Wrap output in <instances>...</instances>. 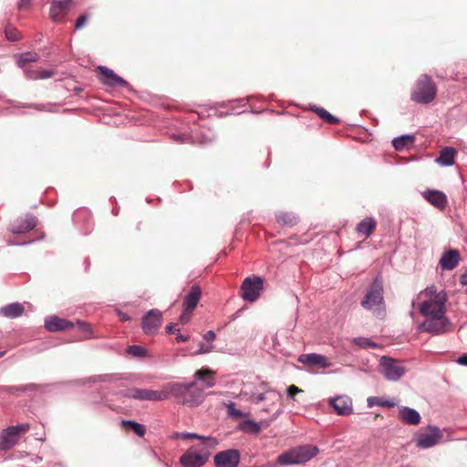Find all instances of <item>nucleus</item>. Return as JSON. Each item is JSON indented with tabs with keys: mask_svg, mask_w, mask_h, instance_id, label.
<instances>
[{
	"mask_svg": "<svg viewBox=\"0 0 467 467\" xmlns=\"http://www.w3.org/2000/svg\"><path fill=\"white\" fill-rule=\"evenodd\" d=\"M196 382L187 384L179 382L168 383V399L173 397L178 403L188 407H197L204 400L202 389L195 387Z\"/></svg>",
	"mask_w": 467,
	"mask_h": 467,
	"instance_id": "nucleus-1",
	"label": "nucleus"
},
{
	"mask_svg": "<svg viewBox=\"0 0 467 467\" xmlns=\"http://www.w3.org/2000/svg\"><path fill=\"white\" fill-rule=\"evenodd\" d=\"M437 95V87L431 76L421 75L415 82L410 99L419 104L427 105L434 100Z\"/></svg>",
	"mask_w": 467,
	"mask_h": 467,
	"instance_id": "nucleus-2",
	"label": "nucleus"
},
{
	"mask_svg": "<svg viewBox=\"0 0 467 467\" xmlns=\"http://www.w3.org/2000/svg\"><path fill=\"white\" fill-rule=\"evenodd\" d=\"M215 448L208 446V442L191 446L180 457L179 462L182 467H202L209 461L212 451Z\"/></svg>",
	"mask_w": 467,
	"mask_h": 467,
	"instance_id": "nucleus-3",
	"label": "nucleus"
},
{
	"mask_svg": "<svg viewBox=\"0 0 467 467\" xmlns=\"http://www.w3.org/2000/svg\"><path fill=\"white\" fill-rule=\"evenodd\" d=\"M119 393L124 398L136 400L162 401L168 400V383L162 390L130 388Z\"/></svg>",
	"mask_w": 467,
	"mask_h": 467,
	"instance_id": "nucleus-4",
	"label": "nucleus"
},
{
	"mask_svg": "<svg viewBox=\"0 0 467 467\" xmlns=\"http://www.w3.org/2000/svg\"><path fill=\"white\" fill-rule=\"evenodd\" d=\"M360 304L368 310L374 308L381 310L384 308L383 287L379 277L374 278Z\"/></svg>",
	"mask_w": 467,
	"mask_h": 467,
	"instance_id": "nucleus-5",
	"label": "nucleus"
},
{
	"mask_svg": "<svg viewBox=\"0 0 467 467\" xmlns=\"http://www.w3.org/2000/svg\"><path fill=\"white\" fill-rule=\"evenodd\" d=\"M379 368V372L389 381H398L406 372L400 360L388 356L380 358Z\"/></svg>",
	"mask_w": 467,
	"mask_h": 467,
	"instance_id": "nucleus-6",
	"label": "nucleus"
},
{
	"mask_svg": "<svg viewBox=\"0 0 467 467\" xmlns=\"http://www.w3.org/2000/svg\"><path fill=\"white\" fill-rule=\"evenodd\" d=\"M264 289V279L257 275L246 277L241 285V296L246 302H254Z\"/></svg>",
	"mask_w": 467,
	"mask_h": 467,
	"instance_id": "nucleus-7",
	"label": "nucleus"
},
{
	"mask_svg": "<svg viewBox=\"0 0 467 467\" xmlns=\"http://www.w3.org/2000/svg\"><path fill=\"white\" fill-rule=\"evenodd\" d=\"M451 321L445 315L427 317L419 327L423 332H428L433 336L442 335L450 330Z\"/></svg>",
	"mask_w": 467,
	"mask_h": 467,
	"instance_id": "nucleus-8",
	"label": "nucleus"
},
{
	"mask_svg": "<svg viewBox=\"0 0 467 467\" xmlns=\"http://www.w3.org/2000/svg\"><path fill=\"white\" fill-rule=\"evenodd\" d=\"M446 296L438 295L435 299L426 300L420 306V313L425 317L445 315Z\"/></svg>",
	"mask_w": 467,
	"mask_h": 467,
	"instance_id": "nucleus-9",
	"label": "nucleus"
},
{
	"mask_svg": "<svg viewBox=\"0 0 467 467\" xmlns=\"http://www.w3.org/2000/svg\"><path fill=\"white\" fill-rule=\"evenodd\" d=\"M28 423L17 424L4 430L0 435V446L3 450L12 448L18 441L19 433L29 430Z\"/></svg>",
	"mask_w": 467,
	"mask_h": 467,
	"instance_id": "nucleus-10",
	"label": "nucleus"
},
{
	"mask_svg": "<svg viewBox=\"0 0 467 467\" xmlns=\"http://www.w3.org/2000/svg\"><path fill=\"white\" fill-rule=\"evenodd\" d=\"M162 323V313L156 308L148 311L141 318V328L146 335L157 334Z\"/></svg>",
	"mask_w": 467,
	"mask_h": 467,
	"instance_id": "nucleus-11",
	"label": "nucleus"
},
{
	"mask_svg": "<svg viewBox=\"0 0 467 467\" xmlns=\"http://www.w3.org/2000/svg\"><path fill=\"white\" fill-rule=\"evenodd\" d=\"M241 454L236 449H228L217 452L214 455V465L216 467H238Z\"/></svg>",
	"mask_w": 467,
	"mask_h": 467,
	"instance_id": "nucleus-12",
	"label": "nucleus"
},
{
	"mask_svg": "<svg viewBox=\"0 0 467 467\" xmlns=\"http://www.w3.org/2000/svg\"><path fill=\"white\" fill-rule=\"evenodd\" d=\"M98 71L99 72V80L102 84L105 86H108L109 88H129V83L117 75L112 69L105 67V66H99Z\"/></svg>",
	"mask_w": 467,
	"mask_h": 467,
	"instance_id": "nucleus-13",
	"label": "nucleus"
},
{
	"mask_svg": "<svg viewBox=\"0 0 467 467\" xmlns=\"http://www.w3.org/2000/svg\"><path fill=\"white\" fill-rule=\"evenodd\" d=\"M441 439V430L437 426L431 425L425 432L418 434L416 438L417 446L422 449H429L438 444Z\"/></svg>",
	"mask_w": 467,
	"mask_h": 467,
	"instance_id": "nucleus-14",
	"label": "nucleus"
},
{
	"mask_svg": "<svg viewBox=\"0 0 467 467\" xmlns=\"http://www.w3.org/2000/svg\"><path fill=\"white\" fill-rule=\"evenodd\" d=\"M72 7V0H51L49 16L54 23H61Z\"/></svg>",
	"mask_w": 467,
	"mask_h": 467,
	"instance_id": "nucleus-15",
	"label": "nucleus"
},
{
	"mask_svg": "<svg viewBox=\"0 0 467 467\" xmlns=\"http://www.w3.org/2000/svg\"><path fill=\"white\" fill-rule=\"evenodd\" d=\"M37 223V218L32 213H26L25 217L16 219L9 226L8 230L15 234H22L33 230Z\"/></svg>",
	"mask_w": 467,
	"mask_h": 467,
	"instance_id": "nucleus-16",
	"label": "nucleus"
},
{
	"mask_svg": "<svg viewBox=\"0 0 467 467\" xmlns=\"http://www.w3.org/2000/svg\"><path fill=\"white\" fill-rule=\"evenodd\" d=\"M328 403L337 415L348 416L353 412L352 400L347 395L330 398Z\"/></svg>",
	"mask_w": 467,
	"mask_h": 467,
	"instance_id": "nucleus-17",
	"label": "nucleus"
},
{
	"mask_svg": "<svg viewBox=\"0 0 467 467\" xmlns=\"http://www.w3.org/2000/svg\"><path fill=\"white\" fill-rule=\"evenodd\" d=\"M422 197L432 206L439 210H443L448 204L446 194L439 190L427 189L422 192Z\"/></svg>",
	"mask_w": 467,
	"mask_h": 467,
	"instance_id": "nucleus-18",
	"label": "nucleus"
},
{
	"mask_svg": "<svg viewBox=\"0 0 467 467\" xmlns=\"http://www.w3.org/2000/svg\"><path fill=\"white\" fill-rule=\"evenodd\" d=\"M298 361L319 368H327L331 366L327 357L317 353L302 354L299 356Z\"/></svg>",
	"mask_w": 467,
	"mask_h": 467,
	"instance_id": "nucleus-19",
	"label": "nucleus"
},
{
	"mask_svg": "<svg viewBox=\"0 0 467 467\" xmlns=\"http://www.w3.org/2000/svg\"><path fill=\"white\" fill-rule=\"evenodd\" d=\"M75 324L56 316H50L45 319V327L50 332H58L71 329Z\"/></svg>",
	"mask_w": 467,
	"mask_h": 467,
	"instance_id": "nucleus-20",
	"label": "nucleus"
},
{
	"mask_svg": "<svg viewBox=\"0 0 467 467\" xmlns=\"http://www.w3.org/2000/svg\"><path fill=\"white\" fill-rule=\"evenodd\" d=\"M459 262V252L455 249H449L442 254L440 265L443 270H452L458 265Z\"/></svg>",
	"mask_w": 467,
	"mask_h": 467,
	"instance_id": "nucleus-21",
	"label": "nucleus"
},
{
	"mask_svg": "<svg viewBox=\"0 0 467 467\" xmlns=\"http://www.w3.org/2000/svg\"><path fill=\"white\" fill-rule=\"evenodd\" d=\"M201 295L202 291L198 285L191 287L189 294L184 297L182 303L185 312H192L194 310L200 301Z\"/></svg>",
	"mask_w": 467,
	"mask_h": 467,
	"instance_id": "nucleus-22",
	"label": "nucleus"
},
{
	"mask_svg": "<svg viewBox=\"0 0 467 467\" xmlns=\"http://www.w3.org/2000/svg\"><path fill=\"white\" fill-rule=\"evenodd\" d=\"M399 418L410 425H418L420 422V414L412 408L402 406L400 408Z\"/></svg>",
	"mask_w": 467,
	"mask_h": 467,
	"instance_id": "nucleus-23",
	"label": "nucleus"
},
{
	"mask_svg": "<svg viewBox=\"0 0 467 467\" xmlns=\"http://www.w3.org/2000/svg\"><path fill=\"white\" fill-rule=\"evenodd\" d=\"M173 438L182 440H198L201 442H208V446L210 447H217V445L219 444V441L215 437L199 435L194 432H174Z\"/></svg>",
	"mask_w": 467,
	"mask_h": 467,
	"instance_id": "nucleus-24",
	"label": "nucleus"
},
{
	"mask_svg": "<svg viewBox=\"0 0 467 467\" xmlns=\"http://www.w3.org/2000/svg\"><path fill=\"white\" fill-rule=\"evenodd\" d=\"M416 137L413 134H403L392 140V146L396 150L401 151L413 146Z\"/></svg>",
	"mask_w": 467,
	"mask_h": 467,
	"instance_id": "nucleus-25",
	"label": "nucleus"
},
{
	"mask_svg": "<svg viewBox=\"0 0 467 467\" xmlns=\"http://www.w3.org/2000/svg\"><path fill=\"white\" fill-rule=\"evenodd\" d=\"M456 155V150L451 147H444L441 152L440 156L437 158L436 161L444 167L451 166L454 163V159Z\"/></svg>",
	"mask_w": 467,
	"mask_h": 467,
	"instance_id": "nucleus-26",
	"label": "nucleus"
},
{
	"mask_svg": "<svg viewBox=\"0 0 467 467\" xmlns=\"http://www.w3.org/2000/svg\"><path fill=\"white\" fill-rule=\"evenodd\" d=\"M123 379L129 380V379H130V377L127 376L126 374H119V373L103 374V375H98V376L91 377L89 379V381L92 383L117 382V381L123 380Z\"/></svg>",
	"mask_w": 467,
	"mask_h": 467,
	"instance_id": "nucleus-27",
	"label": "nucleus"
},
{
	"mask_svg": "<svg viewBox=\"0 0 467 467\" xmlns=\"http://www.w3.org/2000/svg\"><path fill=\"white\" fill-rule=\"evenodd\" d=\"M24 306L20 303H11L0 308V314L10 318L20 317Z\"/></svg>",
	"mask_w": 467,
	"mask_h": 467,
	"instance_id": "nucleus-28",
	"label": "nucleus"
},
{
	"mask_svg": "<svg viewBox=\"0 0 467 467\" xmlns=\"http://www.w3.org/2000/svg\"><path fill=\"white\" fill-rule=\"evenodd\" d=\"M16 64L20 68L26 67V65L31 62H36L38 60L39 56L35 52H26L22 54H16Z\"/></svg>",
	"mask_w": 467,
	"mask_h": 467,
	"instance_id": "nucleus-29",
	"label": "nucleus"
},
{
	"mask_svg": "<svg viewBox=\"0 0 467 467\" xmlns=\"http://www.w3.org/2000/svg\"><path fill=\"white\" fill-rule=\"evenodd\" d=\"M375 226V220L371 217H368L358 223L356 229L358 233L363 234L366 237H368L372 234Z\"/></svg>",
	"mask_w": 467,
	"mask_h": 467,
	"instance_id": "nucleus-30",
	"label": "nucleus"
},
{
	"mask_svg": "<svg viewBox=\"0 0 467 467\" xmlns=\"http://www.w3.org/2000/svg\"><path fill=\"white\" fill-rule=\"evenodd\" d=\"M194 377L199 380H202L206 388H212L215 385L213 374L210 369H199L194 373Z\"/></svg>",
	"mask_w": 467,
	"mask_h": 467,
	"instance_id": "nucleus-31",
	"label": "nucleus"
},
{
	"mask_svg": "<svg viewBox=\"0 0 467 467\" xmlns=\"http://www.w3.org/2000/svg\"><path fill=\"white\" fill-rule=\"evenodd\" d=\"M312 110L317 113V115L321 118L324 121H326L328 124L336 125L339 123V119L332 114H330L328 111H327L325 109L317 107V106H312Z\"/></svg>",
	"mask_w": 467,
	"mask_h": 467,
	"instance_id": "nucleus-32",
	"label": "nucleus"
},
{
	"mask_svg": "<svg viewBox=\"0 0 467 467\" xmlns=\"http://www.w3.org/2000/svg\"><path fill=\"white\" fill-rule=\"evenodd\" d=\"M368 407L379 406L383 408H393L396 402L380 397H368L367 399Z\"/></svg>",
	"mask_w": 467,
	"mask_h": 467,
	"instance_id": "nucleus-33",
	"label": "nucleus"
},
{
	"mask_svg": "<svg viewBox=\"0 0 467 467\" xmlns=\"http://www.w3.org/2000/svg\"><path fill=\"white\" fill-rule=\"evenodd\" d=\"M122 426L130 429L139 437H143L146 433V428L144 425L131 420H122Z\"/></svg>",
	"mask_w": 467,
	"mask_h": 467,
	"instance_id": "nucleus-34",
	"label": "nucleus"
},
{
	"mask_svg": "<svg viewBox=\"0 0 467 467\" xmlns=\"http://www.w3.org/2000/svg\"><path fill=\"white\" fill-rule=\"evenodd\" d=\"M239 429L246 433L257 434L261 431L260 425L252 420H244L239 425Z\"/></svg>",
	"mask_w": 467,
	"mask_h": 467,
	"instance_id": "nucleus-35",
	"label": "nucleus"
},
{
	"mask_svg": "<svg viewBox=\"0 0 467 467\" xmlns=\"http://www.w3.org/2000/svg\"><path fill=\"white\" fill-rule=\"evenodd\" d=\"M276 220L279 224L285 226H293L297 223L296 216L289 213H280L276 215Z\"/></svg>",
	"mask_w": 467,
	"mask_h": 467,
	"instance_id": "nucleus-36",
	"label": "nucleus"
},
{
	"mask_svg": "<svg viewBox=\"0 0 467 467\" xmlns=\"http://www.w3.org/2000/svg\"><path fill=\"white\" fill-rule=\"evenodd\" d=\"M127 353L132 357L144 358L147 355V349L140 345H132L127 348Z\"/></svg>",
	"mask_w": 467,
	"mask_h": 467,
	"instance_id": "nucleus-37",
	"label": "nucleus"
},
{
	"mask_svg": "<svg viewBox=\"0 0 467 467\" xmlns=\"http://www.w3.org/2000/svg\"><path fill=\"white\" fill-rule=\"evenodd\" d=\"M353 343L360 348H376L378 345L368 337H358L353 338Z\"/></svg>",
	"mask_w": 467,
	"mask_h": 467,
	"instance_id": "nucleus-38",
	"label": "nucleus"
},
{
	"mask_svg": "<svg viewBox=\"0 0 467 467\" xmlns=\"http://www.w3.org/2000/svg\"><path fill=\"white\" fill-rule=\"evenodd\" d=\"M76 325L78 326V329L81 332H84L86 334V338L93 337L92 330L89 324L81 320H78Z\"/></svg>",
	"mask_w": 467,
	"mask_h": 467,
	"instance_id": "nucleus-39",
	"label": "nucleus"
},
{
	"mask_svg": "<svg viewBox=\"0 0 467 467\" xmlns=\"http://www.w3.org/2000/svg\"><path fill=\"white\" fill-rule=\"evenodd\" d=\"M213 344H204L202 342L199 344V348L196 350L195 354L196 355L207 354V353H210L213 350Z\"/></svg>",
	"mask_w": 467,
	"mask_h": 467,
	"instance_id": "nucleus-40",
	"label": "nucleus"
},
{
	"mask_svg": "<svg viewBox=\"0 0 467 467\" xmlns=\"http://www.w3.org/2000/svg\"><path fill=\"white\" fill-rule=\"evenodd\" d=\"M5 36L9 41H17L19 39V33L15 28H6Z\"/></svg>",
	"mask_w": 467,
	"mask_h": 467,
	"instance_id": "nucleus-41",
	"label": "nucleus"
},
{
	"mask_svg": "<svg viewBox=\"0 0 467 467\" xmlns=\"http://www.w3.org/2000/svg\"><path fill=\"white\" fill-rule=\"evenodd\" d=\"M88 19V15H81L76 21L75 29L79 30L81 28H83L86 26Z\"/></svg>",
	"mask_w": 467,
	"mask_h": 467,
	"instance_id": "nucleus-42",
	"label": "nucleus"
},
{
	"mask_svg": "<svg viewBox=\"0 0 467 467\" xmlns=\"http://www.w3.org/2000/svg\"><path fill=\"white\" fill-rule=\"evenodd\" d=\"M227 412L229 416L234 418H240L243 416V412L240 410L235 409L233 403L227 407Z\"/></svg>",
	"mask_w": 467,
	"mask_h": 467,
	"instance_id": "nucleus-43",
	"label": "nucleus"
},
{
	"mask_svg": "<svg viewBox=\"0 0 467 467\" xmlns=\"http://www.w3.org/2000/svg\"><path fill=\"white\" fill-rule=\"evenodd\" d=\"M35 109L38 111H52L53 105L50 103L47 104H34L31 106Z\"/></svg>",
	"mask_w": 467,
	"mask_h": 467,
	"instance_id": "nucleus-44",
	"label": "nucleus"
},
{
	"mask_svg": "<svg viewBox=\"0 0 467 467\" xmlns=\"http://www.w3.org/2000/svg\"><path fill=\"white\" fill-rule=\"evenodd\" d=\"M287 396L290 398V399H294L296 394L297 393H300L302 392V389L297 388L296 386L295 385H291L287 388Z\"/></svg>",
	"mask_w": 467,
	"mask_h": 467,
	"instance_id": "nucleus-45",
	"label": "nucleus"
},
{
	"mask_svg": "<svg viewBox=\"0 0 467 467\" xmlns=\"http://www.w3.org/2000/svg\"><path fill=\"white\" fill-rule=\"evenodd\" d=\"M215 333L213 330L207 331L203 335V339L207 342V344H213V341L215 339Z\"/></svg>",
	"mask_w": 467,
	"mask_h": 467,
	"instance_id": "nucleus-46",
	"label": "nucleus"
},
{
	"mask_svg": "<svg viewBox=\"0 0 467 467\" xmlns=\"http://www.w3.org/2000/svg\"><path fill=\"white\" fill-rule=\"evenodd\" d=\"M190 338L189 335H182L180 331V329H176V342L177 343H183L186 342Z\"/></svg>",
	"mask_w": 467,
	"mask_h": 467,
	"instance_id": "nucleus-47",
	"label": "nucleus"
},
{
	"mask_svg": "<svg viewBox=\"0 0 467 467\" xmlns=\"http://www.w3.org/2000/svg\"><path fill=\"white\" fill-rule=\"evenodd\" d=\"M23 69H24V74L26 78H28V79H36L37 78V73L36 71L31 70L27 67H25Z\"/></svg>",
	"mask_w": 467,
	"mask_h": 467,
	"instance_id": "nucleus-48",
	"label": "nucleus"
},
{
	"mask_svg": "<svg viewBox=\"0 0 467 467\" xmlns=\"http://www.w3.org/2000/svg\"><path fill=\"white\" fill-rule=\"evenodd\" d=\"M80 217L88 218L89 213L87 210H79L74 213L75 221H78Z\"/></svg>",
	"mask_w": 467,
	"mask_h": 467,
	"instance_id": "nucleus-49",
	"label": "nucleus"
},
{
	"mask_svg": "<svg viewBox=\"0 0 467 467\" xmlns=\"http://www.w3.org/2000/svg\"><path fill=\"white\" fill-rule=\"evenodd\" d=\"M192 312H185V308H183V312L180 316V321L182 324H187L190 321Z\"/></svg>",
	"mask_w": 467,
	"mask_h": 467,
	"instance_id": "nucleus-50",
	"label": "nucleus"
},
{
	"mask_svg": "<svg viewBox=\"0 0 467 467\" xmlns=\"http://www.w3.org/2000/svg\"><path fill=\"white\" fill-rule=\"evenodd\" d=\"M53 74H54L53 71L43 70L37 74V78H42V79L49 78L53 76Z\"/></svg>",
	"mask_w": 467,
	"mask_h": 467,
	"instance_id": "nucleus-51",
	"label": "nucleus"
},
{
	"mask_svg": "<svg viewBox=\"0 0 467 467\" xmlns=\"http://www.w3.org/2000/svg\"><path fill=\"white\" fill-rule=\"evenodd\" d=\"M30 5H31V0H19L17 6H18V9L23 10V9H27L30 6Z\"/></svg>",
	"mask_w": 467,
	"mask_h": 467,
	"instance_id": "nucleus-52",
	"label": "nucleus"
},
{
	"mask_svg": "<svg viewBox=\"0 0 467 467\" xmlns=\"http://www.w3.org/2000/svg\"><path fill=\"white\" fill-rule=\"evenodd\" d=\"M18 389H20L22 391L36 390V385H35V384H27V385H24V386L19 387Z\"/></svg>",
	"mask_w": 467,
	"mask_h": 467,
	"instance_id": "nucleus-53",
	"label": "nucleus"
},
{
	"mask_svg": "<svg viewBox=\"0 0 467 467\" xmlns=\"http://www.w3.org/2000/svg\"><path fill=\"white\" fill-rule=\"evenodd\" d=\"M456 362L462 366H467V354H463L459 357Z\"/></svg>",
	"mask_w": 467,
	"mask_h": 467,
	"instance_id": "nucleus-54",
	"label": "nucleus"
},
{
	"mask_svg": "<svg viewBox=\"0 0 467 467\" xmlns=\"http://www.w3.org/2000/svg\"><path fill=\"white\" fill-rule=\"evenodd\" d=\"M460 284L462 285L467 286V271L461 275V276H460Z\"/></svg>",
	"mask_w": 467,
	"mask_h": 467,
	"instance_id": "nucleus-55",
	"label": "nucleus"
},
{
	"mask_svg": "<svg viewBox=\"0 0 467 467\" xmlns=\"http://www.w3.org/2000/svg\"><path fill=\"white\" fill-rule=\"evenodd\" d=\"M166 332L168 334H171V333H174L176 334V328H175V325L174 324H169L167 327H166Z\"/></svg>",
	"mask_w": 467,
	"mask_h": 467,
	"instance_id": "nucleus-56",
	"label": "nucleus"
},
{
	"mask_svg": "<svg viewBox=\"0 0 467 467\" xmlns=\"http://www.w3.org/2000/svg\"><path fill=\"white\" fill-rule=\"evenodd\" d=\"M184 134H173L172 135V139L175 140V141H183V138H184Z\"/></svg>",
	"mask_w": 467,
	"mask_h": 467,
	"instance_id": "nucleus-57",
	"label": "nucleus"
},
{
	"mask_svg": "<svg viewBox=\"0 0 467 467\" xmlns=\"http://www.w3.org/2000/svg\"><path fill=\"white\" fill-rule=\"evenodd\" d=\"M265 400V395L264 393H259L256 396V403L262 402Z\"/></svg>",
	"mask_w": 467,
	"mask_h": 467,
	"instance_id": "nucleus-58",
	"label": "nucleus"
},
{
	"mask_svg": "<svg viewBox=\"0 0 467 467\" xmlns=\"http://www.w3.org/2000/svg\"><path fill=\"white\" fill-rule=\"evenodd\" d=\"M120 318L124 321H128L130 320V317L128 314H125V313H120Z\"/></svg>",
	"mask_w": 467,
	"mask_h": 467,
	"instance_id": "nucleus-59",
	"label": "nucleus"
},
{
	"mask_svg": "<svg viewBox=\"0 0 467 467\" xmlns=\"http://www.w3.org/2000/svg\"><path fill=\"white\" fill-rule=\"evenodd\" d=\"M84 264H85V266H86V271H88V267H89V265H90V262L88 258L85 259L84 261Z\"/></svg>",
	"mask_w": 467,
	"mask_h": 467,
	"instance_id": "nucleus-60",
	"label": "nucleus"
},
{
	"mask_svg": "<svg viewBox=\"0 0 467 467\" xmlns=\"http://www.w3.org/2000/svg\"><path fill=\"white\" fill-rule=\"evenodd\" d=\"M81 90H82V88H75V91H76L77 93L80 92Z\"/></svg>",
	"mask_w": 467,
	"mask_h": 467,
	"instance_id": "nucleus-61",
	"label": "nucleus"
},
{
	"mask_svg": "<svg viewBox=\"0 0 467 467\" xmlns=\"http://www.w3.org/2000/svg\"><path fill=\"white\" fill-rule=\"evenodd\" d=\"M5 351H0V358L4 357V356H5Z\"/></svg>",
	"mask_w": 467,
	"mask_h": 467,
	"instance_id": "nucleus-62",
	"label": "nucleus"
},
{
	"mask_svg": "<svg viewBox=\"0 0 467 467\" xmlns=\"http://www.w3.org/2000/svg\"><path fill=\"white\" fill-rule=\"evenodd\" d=\"M31 243H32V242L30 241V242L23 243V244H22V245H25V244H31Z\"/></svg>",
	"mask_w": 467,
	"mask_h": 467,
	"instance_id": "nucleus-63",
	"label": "nucleus"
}]
</instances>
